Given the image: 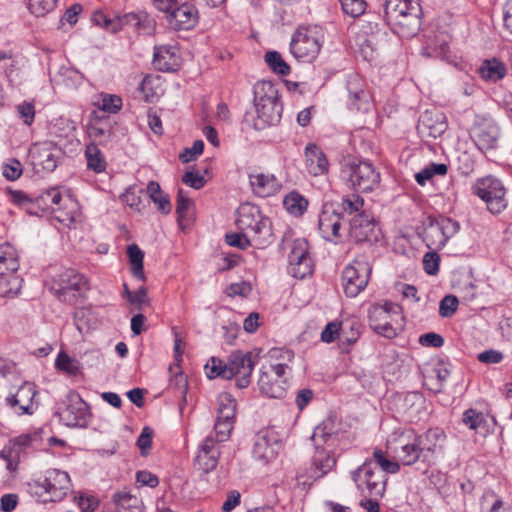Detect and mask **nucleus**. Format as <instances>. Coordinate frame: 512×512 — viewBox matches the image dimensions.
<instances>
[{
	"instance_id": "nucleus-1",
	"label": "nucleus",
	"mask_w": 512,
	"mask_h": 512,
	"mask_svg": "<svg viewBox=\"0 0 512 512\" xmlns=\"http://www.w3.org/2000/svg\"><path fill=\"white\" fill-rule=\"evenodd\" d=\"M385 23L402 37L417 34L420 28V5L413 0H382Z\"/></svg>"
},
{
	"instance_id": "nucleus-2",
	"label": "nucleus",
	"mask_w": 512,
	"mask_h": 512,
	"mask_svg": "<svg viewBox=\"0 0 512 512\" xmlns=\"http://www.w3.org/2000/svg\"><path fill=\"white\" fill-rule=\"evenodd\" d=\"M71 489L69 474L58 469L47 470L43 478L27 483L28 494L40 504L60 502Z\"/></svg>"
},
{
	"instance_id": "nucleus-3",
	"label": "nucleus",
	"mask_w": 512,
	"mask_h": 512,
	"mask_svg": "<svg viewBox=\"0 0 512 512\" xmlns=\"http://www.w3.org/2000/svg\"><path fill=\"white\" fill-rule=\"evenodd\" d=\"M236 225L253 240V246L265 248L273 242L272 224L258 206L245 203L237 211Z\"/></svg>"
},
{
	"instance_id": "nucleus-4",
	"label": "nucleus",
	"mask_w": 512,
	"mask_h": 512,
	"mask_svg": "<svg viewBox=\"0 0 512 512\" xmlns=\"http://www.w3.org/2000/svg\"><path fill=\"white\" fill-rule=\"evenodd\" d=\"M279 248L280 250L289 249L287 270L292 277L304 279L312 275L314 264L306 239L296 238L289 241V236L286 233Z\"/></svg>"
},
{
	"instance_id": "nucleus-5",
	"label": "nucleus",
	"mask_w": 512,
	"mask_h": 512,
	"mask_svg": "<svg viewBox=\"0 0 512 512\" xmlns=\"http://www.w3.org/2000/svg\"><path fill=\"white\" fill-rule=\"evenodd\" d=\"M471 190L493 215L502 213L508 207L507 189L502 180L493 175L478 178Z\"/></svg>"
},
{
	"instance_id": "nucleus-6",
	"label": "nucleus",
	"mask_w": 512,
	"mask_h": 512,
	"mask_svg": "<svg viewBox=\"0 0 512 512\" xmlns=\"http://www.w3.org/2000/svg\"><path fill=\"white\" fill-rule=\"evenodd\" d=\"M340 178L349 188L362 193L374 190L380 183V173L367 161L345 163Z\"/></svg>"
},
{
	"instance_id": "nucleus-7",
	"label": "nucleus",
	"mask_w": 512,
	"mask_h": 512,
	"mask_svg": "<svg viewBox=\"0 0 512 512\" xmlns=\"http://www.w3.org/2000/svg\"><path fill=\"white\" fill-rule=\"evenodd\" d=\"M88 281L75 269L67 268L53 280L51 290L64 303L76 305L88 291Z\"/></svg>"
},
{
	"instance_id": "nucleus-8",
	"label": "nucleus",
	"mask_w": 512,
	"mask_h": 512,
	"mask_svg": "<svg viewBox=\"0 0 512 512\" xmlns=\"http://www.w3.org/2000/svg\"><path fill=\"white\" fill-rule=\"evenodd\" d=\"M388 446L401 464H423V454L417 442V433L413 429L395 431L388 439Z\"/></svg>"
},
{
	"instance_id": "nucleus-9",
	"label": "nucleus",
	"mask_w": 512,
	"mask_h": 512,
	"mask_svg": "<svg viewBox=\"0 0 512 512\" xmlns=\"http://www.w3.org/2000/svg\"><path fill=\"white\" fill-rule=\"evenodd\" d=\"M351 478L360 492L367 490L371 497H383L387 477L380 470L375 469L372 459H367L357 469L351 471Z\"/></svg>"
},
{
	"instance_id": "nucleus-10",
	"label": "nucleus",
	"mask_w": 512,
	"mask_h": 512,
	"mask_svg": "<svg viewBox=\"0 0 512 512\" xmlns=\"http://www.w3.org/2000/svg\"><path fill=\"white\" fill-rule=\"evenodd\" d=\"M372 268L364 255L356 257L342 272L346 296L356 297L367 286Z\"/></svg>"
},
{
	"instance_id": "nucleus-11",
	"label": "nucleus",
	"mask_w": 512,
	"mask_h": 512,
	"mask_svg": "<svg viewBox=\"0 0 512 512\" xmlns=\"http://www.w3.org/2000/svg\"><path fill=\"white\" fill-rule=\"evenodd\" d=\"M500 137V127L492 118L476 117L470 130V138L481 153L496 150Z\"/></svg>"
},
{
	"instance_id": "nucleus-12",
	"label": "nucleus",
	"mask_w": 512,
	"mask_h": 512,
	"mask_svg": "<svg viewBox=\"0 0 512 512\" xmlns=\"http://www.w3.org/2000/svg\"><path fill=\"white\" fill-rule=\"evenodd\" d=\"M63 155L62 149L51 141L34 143L29 149L31 164L36 173L53 172Z\"/></svg>"
},
{
	"instance_id": "nucleus-13",
	"label": "nucleus",
	"mask_w": 512,
	"mask_h": 512,
	"mask_svg": "<svg viewBox=\"0 0 512 512\" xmlns=\"http://www.w3.org/2000/svg\"><path fill=\"white\" fill-rule=\"evenodd\" d=\"M320 43L315 32L300 27L292 35L290 52L299 61L311 62L320 52Z\"/></svg>"
},
{
	"instance_id": "nucleus-14",
	"label": "nucleus",
	"mask_w": 512,
	"mask_h": 512,
	"mask_svg": "<svg viewBox=\"0 0 512 512\" xmlns=\"http://www.w3.org/2000/svg\"><path fill=\"white\" fill-rule=\"evenodd\" d=\"M36 395L35 385L25 381L16 392L9 393L5 398V403L18 416L32 415L38 408V403L35 401Z\"/></svg>"
},
{
	"instance_id": "nucleus-15",
	"label": "nucleus",
	"mask_w": 512,
	"mask_h": 512,
	"mask_svg": "<svg viewBox=\"0 0 512 512\" xmlns=\"http://www.w3.org/2000/svg\"><path fill=\"white\" fill-rule=\"evenodd\" d=\"M343 220L344 216L339 212L335 203H324L318 219V229L321 236L326 241L337 243L342 236Z\"/></svg>"
},
{
	"instance_id": "nucleus-16",
	"label": "nucleus",
	"mask_w": 512,
	"mask_h": 512,
	"mask_svg": "<svg viewBox=\"0 0 512 512\" xmlns=\"http://www.w3.org/2000/svg\"><path fill=\"white\" fill-rule=\"evenodd\" d=\"M60 420L68 427H87L89 422V406L78 393L70 392L67 403L59 413Z\"/></svg>"
},
{
	"instance_id": "nucleus-17",
	"label": "nucleus",
	"mask_w": 512,
	"mask_h": 512,
	"mask_svg": "<svg viewBox=\"0 0 512 512\" xmlns=\"http://www.w3.org/2000/svg\"><path fill=\"white\" fill-rule=\"evenodd\" d=\"M445 439L446 435L440 428H430L422 434H417V442L423 454V464L426 467L436 463L438 456L443 452Z\"/></svg>"
},
{
	"instance_id": "nucleus-18",
	"label": "nucleus",
	"mask_w": 512,
	"mask_h": 512,
	"mask_svg": "<svg viewBox=\"0 0 512 512\" xmlns=\"http://www.w3.org/2000/svg\"><path fill=\"white\" fill-rule=\"evenodd\" d=\"M255 365L253 353L235 351L228 358V367L230 379L236 377V385L238 388H246L251 381V374Z\"/></svg>"
},
{
	"instance_id": "nucleus-19",
	"label": "nucleus",
	"mask_w": 512,
	"mask_h": 512,
	"mask_svg": "<svg viewBox=\"0 0 512 512\" xmlns=\"http://www.w3.org/2000/svg\"><path fill=\"white\" fill-rule=\"evenodd\" d=\"M349 235L357 243L377 241V224L366 212L356 214L349 220Z\"/></svg>"
},
{
	"instance_id": "nucleus-20",
	"label": "nucleus",
	"mask_w": 512,
	"mask_h": 512,
	"mask_svg": "<svg viewBox=\"0 0 512 512\" xmlns=\"http://www.w3.org/2000/svg\"><path fill=\"white\" fill-rule=\"evenodd\" d=\"M346 90L348 93V108L357 111H368L371 107L370 93L365 88L363 79L356 75L347 78Z\"/></svg>"
},
{
	"instance_id": "nucleus-21",
	"label": "nucleus",
	"mask_w": 512,
	"mask_h": 512,
	"mask_svg": "<svg viewBox=\"0 0 512 512\" xmlns=\"http://www.w3.org/2000/svg\"><path fill=\"white\" fill-rule=\"evenodd\" d=\"M256 117L253 127L263 130L269 126L277 125L282 117L283 105L281 101L254 103Z\"/></svg>"
},
{
	"instance_id": "nucleus-22",
	"label": "nucleus",
	"mask_w": 512,
	"mask_h": 512,
	"mask_svg": "<svg viewBox=\"0 0 512 512\" xmlns=\"http://www.w3.org/2000/svg\"><path fill=\"white\" fill-rule=\"evenodd\" d=\"M448 124L444 113L426 110L419 118L417 130L422 137L437 138L447 130Z\"/></svg>"
},
{
	"instance_id": "nucleus-23",
	"label": "nucleus",
	"mask_w": 512,
	"mask_h": 512,
	"mask_svg": "<svg viewBox=\"0 0 512 512\" xmlns=\"http://www.w3.org/2000/svg\"><path fill=\"white\" fill-rule=\"evenodd\" d=\"M167 20L174 30H190L198 23V10L188 2L179 3Z\"/></svg>"
},
{
	"instance_id": "nucleus-24",
	"label": "nucleus",
	"mask_w": 512,
	"mask_h": 512,
	"mask_svg": "<svg viewBox=\"0 0 512 512\" xmlns=\"http://www.w3.org/2000/svg\"><path fill=\"white\" fill-rule=\"evenodd\" d=\"M219 457V446L216 444L213 434H210L200 445L195 461L201 470L208 473L216 468Z\"/></svg>"
},
{
	"instance_id": "nucleus-25",
	"label": "nucleus",
	"mask_w": 512,
	"mask_h": 512,
	"mask_svg": "<svg viewBox=\"0 0 512 512\" xmlns=\"http://www.w3.org/2000/svg\"><path fill=\"white\" fill-rule=\"evenodd\" d=\"M278 449V440L271 430H261L256 435L253 445V455L256 459L266 462L275 458Z\"/></svg>"
},
{
	"instance_id": "nucleus-26",
	"label": "nucleus",
	"mask_w": 512,
	"mask_h": 512,
	"mask_svg": "<svg viewBox=\"0 0 512 512\" xmlns=\"http://www.w3.org/2000/svg\"><path fill=\"white\" fill-rule=\"evenodd\" d=\"M181 61L178 49L174 46L155 47L153 55V65L161 72H176L180 67Z\"/></svg>"
},
{
	"instance_id": "nucleus-27",
	"label": "nucleus",
	"mask_w": 512,
	"mask_h": 512,
	"mask_svg": "<svg viewBox=\"0 0 512 512\" xmlns=\"http://www.w3.org/2000/svg\"><path fill=\"white\" fill-rule=\"evenodd\" d=\"M305 164L313 176L323 175L328 171L329 162L325 153L314 143L306 145L304 150Z\"/></svg>"
},
{
	"instance_id": "nucleus-28",
	"label": "nucleus",
	"mask_w": 512,
	"mask_h": 512,
	"mask_svg": "<svg viewBox=\"0 0 512 512\" xmlns=\"http://www.w3.org/2000/svg\"><path fill=\"white\" fill-rule=\"evenodd\" d=\"M253 192L260 197L275 195L281 189L280 181L272 174H254L249 176Z\"/></svg>"
},
{
	"instance_id": "nucleus-29",
	"label": "nucleus",
	"mask_w": 512,
	"mask_h": 512,
	"mask_svg": "<svg viewBox=\"0 0 512 512\" xmlns=\"http://www.w3.org/2000/svg\"><path fill=\"white\" fill-rule=\"evenodd\" d=\"M284 381L274 379L271 373L266 370V366H263L260 370V376L258 379V387L260 391L270 398H282L284 397L286 390L284 387Z\"/></svg>"
},
{
	"instance_id": "nucleus-30",
	"label": "nucleus",
	"mask_w": 512,
	"mask_h": 512,
	"mask_svg": "<svg viewBox=\"0 0 512 512\" xmlns=\"http://www.w3.org/2000/svg\"><path fill=\"white\" fill-rule=\"evenodd\" d=\"M462 422L472 430L486 433L491 426L496 424V419L494 416L484 415L482 412L470 408L464 411Z\"/></svg>"
},
{
	"instance_id": "nucleus-31",
	"label": "nucleus",
	"mask_w": 512,
	"mask_h": 512,
	"mask_svg": "<svg viewBox=\"0 0 512 512\" xmlns=\"http://www.w3.org/2000/svg\"><path fill=\"white\" fill-rule=\"evenodd\" d=\"M117 32L125 26H131L138 32L149 33L152 28V21L145 13H126L116 15Z\"/></svg>"
},
{
	"instance_id": "nucleus-32",
	"label": "nucleus",
	"mask_w": 512,
	"mask_h": 512,
	"mask_svg": "<svg viewBox=\"0 0 512 512\" xmlns=\"http://www.w3.org/2000/svg\"><path fill=\"white\" fill-rule=\"evenodd\" d=\"M482 79L488 82H497L506 75L505 65L496 58L484 60L478 69Z\"/></svg>"
},
{
	"instance_id": "nucleus-33",
	"label": "nucleus",
	"mask_w": 512,
	"mask_h": 512,
	"mask_svg": "<svg viewBox=\"0 0 512 512\" xmlns=\"http://www.w3.org/2000/svg\"><path fill=\"white\" fill-rule=\"evenodd\" d=\"M428 220L429 223L424 229L423 239L428 248L441 249L446 245L447 241L436 218L429 217Z\"/></svg>"
},
{
	"instance_id": "nucleus-34",
	"label": "nucleus",
	"mask_w": 512,
	"mask_h": 512,
	"mask_svg": "<svg viewBox=\"0 0 512 512\" xmlns=\"http://www.w3.org/2000/svg\"><path fill=\"white\" fill-rule=\"evenodd\" d=\"M336 465V458L332 453L319 448L312 457L314 477L320 478L331 471Z\"/></svg>"
},
{
	"instance_id": "nucleus-35",
	"label": "nucleus",
	"mask_w": 512,
	"mask_h": 512,
	"mask_svg": "<svg viewBox=\"0 0 512 512\" xmlns=\"http://www.w3.org/2000/svg\"><path fill=\"white\" fill-rule=\"evenodd\" d=\"M112 501L119 511L124 512H144L142 501L135 495L127 491L116 492L112 496Z\"/></svg>"
},
{
	"instance_id": "nucleus-36",
	"label": "nucleus",
	"mask_w": 512,
	"mask_h": 512,
	"mask_svg": "<svg viewBox=\"0 0 512 512\" xmlns=\"http://www.w3.org/2000/svg\"><path fill=\"white\" fill-rule=\"evenodd\" d=\"M254 103L280 101L277 86L269 80L258 81L253 87Z\"/></svg>"
},
{
	"instance_id": "nucleus-37",
	"label": "nucleus",
	"mask_w": 512,
	"mask_h": 512,
	"mask_svg": "<svg viewBox=\"0 0 512 512\" xmlns=\"http://www.w3.org/2000/svg\"><path fill=\"white\" fill-rule=\"evenodd\" d=\"M19 269V260L16 249L8 244L0 246V275L17 272Z\"/></svg>"
},
{
	"instance_id": "nucleus-38",
	"label": "nucleus",
	"mask_w": 512,
	"mask_h": 512,
	"mask_svg": "<svg viewBox=\"0 0 512 512\" xmlns=\"http://www.w3.org/2000/svg\"><path fill=\"white\" fill-rule=\"evenodd\" d=\"M147 193L154 204L157 205V209L163 214H169L172 210V204L170 198L165 194L160 184L156 181H150L147 184Z\"/></svg>"
},
{
	"instance_id": "nucleus-39",
	"label": "nucleus",
	"mask_w": 512,
	"mask_h": 512,
	"mask_svg": "<svg viewBox=\"0 0 512 512\" xmlns=\"http://www.w3.org/2000/svg\"><path fill=\"white\" fill-rule=\"evenodd\" d=\"M23 279L17 272L0 275V296L13 298L22 288Z\"/></svg>"
},
{
	"instance_id": "nucleus-40",
	"label": "nucleus",
	"mask_w": 512,
	"mask_h": 512,
	"mask_svg": "<svg viewBox=\"0 0 512 512\" xmlns=\"http://www.w3.org/2000/svg\"><path fill=\"white\" fill-rule=\"evenodd\" d=\"M285 209L295 217L302 216L308 208V200L297 191H291L283 199Z\"/></svg>"
},
{
	"instance_id": "nucleus-41",
	"label": "nucleus",
	"mask_w": 512,
	"mask_h": 512,
	"mask_svg": "<svg viewBox=\"0 0 512 512\" xmlns=\"http://www.w3.org/2000/svg\"><path fill=\"white\" fill-rule=\"evenodd\" d=\"M127 255L131 265L132 275L138 280L144 281L145 274L143 269L144 253L136 244H131L127 248Z\"/></svg>"
},
{
	"instance_id": "nucleus-42",
	"label": "nucleus",
	"mask_w": 512,
	"mask_h": 512,
	"mask_svg": "<svg viewBox=\"0 0 512 512\" xmlns=\"http://www.w3.org/2000/svg\"><path fill=\"white\" fill-rule=\"evenodd\" d=\"M37 198L38 208H40L41 211H55V206H59L62 200V195L57 188H51L42 192L37 196Z\"/></svg>"
},
{
	"instance_id": "nucleus-43",
	"label": "nucleus",
	"mask_w": 512,
	"mask_h": 512,
	"mask_svg": "<svg viewBox=\"0 0 512 512\" xmlns=\"http://www.w3.org/2000/svg\"><path fill=\"white\" fill-rule=\"evenodd\" d=\"M205 372L209 379L217 377L225 380L230 379L228 361L224 362L217 357H211L210 361L205 365Z\"/></svg>"
},
{
	"instance_id": "nucleus-44",
	"label": "nucleus",
	"mask_w": 512,
	"mask_h": 512,
	"mask_svg": "<svg viewBox=\"0 0 512 512\" xmlns=\"http://www.w3.org/2000/svg\"><path fill=\"white\" fill-rule=\"evenodd\" d=\"M218 402L219 408L217 417L234 422L237 405L235 399H233L229 393H223L219 396Z\"/></svg>"
},
{
	"instance_id": "nucleus-45",
	"label": "nucleus",
	"mask_w": 512,
	"mask_h": 512,
	"mask_svg": "<svg viewBox=\"0 0 512 512\" xmlns=\"http://www.w3.org/2000/svg\"><path fill=\"white\" fill-rule=\"evenodd\" d=\"M40 441V434L39 432H33V433H27L22 434L18 437H15L13 440L10 441L8 445H6L10 449H14L15 451L21 455L25 456V449L27 447L32 446L34 443Z\"/></svg>"
},
{
	"instance_id": "nucleus-46",
	"label": "nucleus",
	"mask_w": 512,
	"mask_h": 512,
	"mask_svg": "<svg viewBox=\"0 0 512 512\" xmlns=\"http://www.w3.org/2000/svg\"><path fill=\"white\" fill-rule=\"evenodd\" d=\"M333 435V425L332 421H323L321 424L317 425L313 431L311 436V440L314 442L315 449H322V446L328 442V440Z\"/></svg>"
},
{
	"instance_id": "nucleus-47",
	"label": "nucleus",
	"mask_w": 512,
	"mask_h": 512,
	"mask_svg": "<svg viewBox=\"0 0 512 512\" xmlns=\"http://www.w3.org/2000/svg\"><path fill=\"white\" fill-rule=\"evenodd\" d=\"M372 461L375 463V469L380 470L385 475L387 473L395 474L400 470L399 462L387 459L381 449L374 450Z\"/></svg>"
},
{
	"instance_id": "nucleus-48",
	"label": "nucleus",
	"mask_w": 512,
	"mask_h": 512,
	"mask_svg": "<svg viewBox=\"0 0 512 512\" xmlns=\"http://www.w3.org/2000/svg\"><path fill=\"white\" fill-rule=\"evenodd\" d=\"M56 369L63 371L71 376H76L81 371L80 362L68 356L65 352H60L55 360Z\"/></svg>"
},
{
	"instance_id": "nucleus-49",
	"label": "nucleus",
	"mask_w": 512,
	"mask_h": 512,
	"mask_svg": "<svg viewBox=\"0 0 512 512\" xmlns=\"http://www.w3.org/2000/svg\"><path fill=\"white\" fill-rule=\"evenodd\" d=\"M342 209L341 214L356 215L362 212L364 206V200L358 194L346 195L342 198L341 204L339 205Z\"/></svg>"
},
{
	"instance_id": "nucleus-50",
	"label": "nucleus",
	"mask_w": 512,
	"mask_h": 512,
	"mask_svg": "<svg viewBox=\"0 0 512 512\" xmlns=\"http://www.w3.org/2000/svg\"><path fill=\"white\" fill-rule=\"evenodd\" d=\"M264 58L267 65L274 73L281 76H287L290 73V66L284 61L279 52L268 51Z\"/></svg>"
},
{
	"instance_id": "nucleus-51",
	"label": "nucleus",
	"mask_w": 512,
	"mask_h": 512,
	"mask_svg": "<svg viewBox=\"0 0 512 512\" xmlns=\"http://www.w3.org/2000/svg\"><path fill=\"white\" fill-rule=\"evenodd\" d=\"M87 166L96 173L103 172L106 168V162L96 146H88L85 152Z\"/></svg>"
},
{
	"instance_id": "nucleus-52",
	"label": "nucleus",
	"mask_w": 512,
	"mask_h": 512,
	"mask_svg": "<svg viewBox=\"0 0 512 512\" xmlns=\"http://www.w3.org/2000/svg\"><path fill=\"white\" fill-rule=\"evenodd\" d=\"M95 105L107 113H117L122 107L121 97L113 94H101Z\"/></svg>"
},
{
	"instance_id": "nucleus-53",
	"label": "nucleus",
	"mask_w": 512,
	"mask_h": 512,
	"mask_svg": "<svg viewBox=\"0 0 512 512\" xmlns=\"http://www.w3.org/2000/svg\"><path fill=\"white\" fill-rule=\"evenodd\" d=\"M344 14L357 18L363 15L367 8L365 0H339Z\"/></svg>"
},
{
	"instance_id": "nucleus-54",
	"label": "nucleus",
	"mask_w": 512,
	"mask_h": 512,
	"mask_svg": "<svg viewBox=\"0 0 512 512\" xmlns=\"http://www.w3.org/2000/svg\"><path fill=\"white\" fill-rule=\"evenodd\" d=\"M233 421L219 419L217 417L216 422L214 424V440L216 444L219 446L220 443L226 441L230 437V433L233 429Z\"/></svg>"
},
{
	"instance_id": "nucleus-55",
	"label": "nucleus",
	"mask_w": 512,
	"mask_h": 512,
	"mask_svg": "<svg viewBox=\"0 0 512 512\" xmlns=\"http://www.w3.org/2000/svg\"><path fill=\"white\" fill-rule=\"evenodd\" d=\"M57 0H28V9L36 17L45 16L54 10Z\"/></svg>"
},
{
	"instance_id": "nucleus-56",
	"label": "nucleus",
	"mask_w": 512,
	"mask_h": 512,
	"mask_svg": "<svg viewBox=\"0 0 512 512\" xmlns=\"http://www.w3.org/2000/svg\"><path fill=\"white\" fill-rule=\"evenodd\" d=\"M23 456L19 455L14 449L5 446L0 452V458L6 462V469L12 475L18 470V465Z\"/></svg>"
},
{
	"instance_id": "nucleus-57",
	"label": "nucleus",
	"mask_w": 512,
	"mask_h": 512,
	"mask_svg": "<svg viewBox=\"0 0 512 512\" xmlns=\"http://www.w3.org/2000/svg\"><path fill=\"white\" fill-rule=\"evenodd\" d=\"M92 22L107 30L111 33L117 32V21H116V15L114 17H110L103 13L102 11H96L92 15Z\"/></svg>"
},
{
	"instance_id": "nucleus-58",
	"label": "nucleus",
	"mask_w": 512,
	"mask_h": 512,
	"mask_svg": "<svg viewBox=\"0 0 512 512\" xmlns=\"http://www.w3.org/2000/svg\"><path fill=\"white\" fill-rule=\"evenodd\" d=\"M226 243L230 246L245 250L253 245V240L247 233L240 231L239 233H230L225 236Z\"/></svg>"
},
{
	"instance_id": "nucleus-59",
	"label": "nucleus",
	"mask_w": 512,
	"mask_h": 512,
	"mask_svg": "<svg viewBox=\"0 0 512 512\" xmlns=\"http://www.w3.org/2000/svg\"><path fill=\"white\" fill-rule=\"evenodd\" d=\"M192 205L191 199L185 194L183 189H179L176 201V213L179 224L186 218L187 212Z\"/></svg>"
},
{
	"instance_id": "nucleus-60",
	"label": "nucleus",
	"mask_w": 512,
	"mask_h": 512,
	"mask_svg": "<svg viewBox=\"0 0 512 512\" xmlns=\"http://www.w3.org/2000/svg\"><path fill=\"white\" fill-rule=\"evenodd\" d=\"M204 150V142L202 140H195L192 147L185 148L180 154L179 159L182 163H188L201 155Z\"/></svg>"
},
{
	"instance_id": "nucleus-61",
	"label": "nucleus",
	"mask_w": 512,
	"mask_h": 512,
	"mask_svg": "<svg viewBox=\"0 0 512 512\" xmlns=\"http://www.w3.org/2000/svg\"><path fill=\"white\" fill-rule=\"evenodd\" d=\"M459 301L454 295L445 296L439 304V314L444 318L451 317L457 310Z\"/></svg>"
},
{
	"instance_id": "nucleus-62",
	"label": "nucleus",
	"mask_w": 512,
	"mask_h": 512,
	"mask_svg": "<svg viewBox=\"0 0 512 512\" xmlns=\"http://www.w3.org/2000/svg\"><path fill=\"white\" fill-rule=\"evenodd\" d=\"M91 312L89 310L80 309L74 314V321L77 330L81 333H87L91 329L90 320H91Z\"/></svg>"
},
{
	"instance_id": "nucleus-63",
	"label": "nucleus",
	"mask_w": 512,
	"mask_h": 512,
	"mask_svg": "<svg viewBox=\"0 0 512 512\" xmlns=\"http://www.w3.org/2000/svg\"><path fill=\"white\" fill-rule=\"evenodd\" d=\"M436 220L442 230V233L446 241H448L452 236H454L460 229L459 223L451 218L439 217L436 218Z\"/></svg>"
},
{
	"instance_id": "nucleus-64",
	"label": "nucleus",
	"mask_w": 512,
	"mask_h": 512,
	"mask_svg": "<svg viewBox=\"0 0 512 512\" xmlns=\"http://www.w3.org/2000/svg\"><path fill=\"white\" fill-rule=\"evenodd\" d=\"M152 437L153 430L150 427L145 426L137 439V446L139 447L142 456L148 455L152 447Z\"/></svg>"
}]
</instances>
